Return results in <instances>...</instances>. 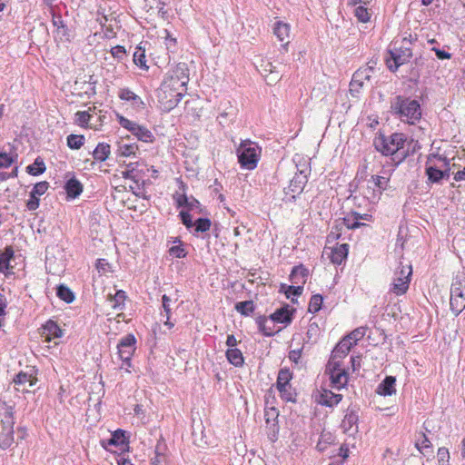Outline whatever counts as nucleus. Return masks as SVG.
Listing matches in <instances>:
<instances>
[{
	"mask_svg": "<svg viewBox=\"0 0 465 465\" xmlns=\"http://www.w3.org/2000/svg\"><path fill=\"white\" fill-rule=\"evenodd\" d=\"M353 345L354 341H350L346 337L343 338L333 349L330 360L342 361Z\"/></svg>",
	"mask_w": 465,
	"mask_h": 465,
	"instance_id": "nucleus-15",
	"label": "nucleus"
},
{
	"mask_svg": "<svg viewBox=\"0 0 465 465\" xmlns=\"http://www.w3.org/2000/svg\"><path fill=\"white\" fill-rule=\"evenodd\" d=\"M437 458L439 465H450V452L447 448H439Z\"/></svg>",
	"mask_w": 465,
	"mask_h": 465,
	"instance_id": "nucleus-45",
	"label": "nucleus"
},
{
	"mask_svg": "<svg viewBox=\"0 0 465 465\" xmlns=\"http://www.w3.org/2000/svg\"><path fill=\"white\" fill-rule=\"evenodd\" d=\"M169 253L176 258H183L186 256V252L182 245L172 246L169 250Z\"/></svg>",
	"mask_w": 465,
	"mask_h": 465,
	"instance_id": "nucleus-57",
	"label": "nucleus"
},
{
	"mask_svg": "<svg viewBox=\"0 0 465 465\" xmlns=\"http://www.w3.org/2000/svg\"><path fill=\"white\" fill-rule=\"evenodd\" d=\"M14 257V251L11 247H7L0 254V272L5 274L10 273L11 266L10 261Z\"/></svg>",
	"mask_w": 465,
	"mask_h": 465,
	"instance_id": "nucleus-29",
	"label": "nucleus"
},
{
	"mask_svg": "<svg viewBox=\"0 0 465 465\" xmlns=\"http://www.w3.org/2000/svg\"><path fill=\"white\" fill-rule=\"evenodd\" d=\"M326 373L329 374L331 385L335 389L344 388L348 382V373L342 365V361L329 360Z\"/></svg>",
	"mask_w": 465,
	"mask_h": 465,
	"instance_id": "nucleus-8",
	"label": "nucleus"
},
{
	"mask_svg": "<svg viewBox=\"0 0 465 465\" xmlns=\"http://www.w3.org/2000/svg\"><path fill=\"white\" fill-rule=\"evenodd\" d=\"M111 54L119 62H122L126 57V51L124 46L116 45L111 49Z\"/></svg>",
	"mask_w": 465,
	"mask_h": 465,
	"instance_id": "nucleus-52",
	"label": "nucleus"
},
{
	"mask_svg": "<svg viewBox=\"0 0 465 465\" xmlns=\"http://www.w3.org/2000/svg\"><path fill=\"white\" fill-rule=\"evenodd\" d=\"M273 34L280 42H285V45H288L291 37V25L285 22L277 21L273 25Z\"/></svg>",
	"mask_w": 465,
	"mask_h": 465,
	"instance_id": "nucleus-20",
	"label": "nucleus"
},
{
	"mask_svg": "<svg viewBox=\"0 0 465 465\" xmlns=\"http://www.w3.org/2000/svg\"><path fill=\"white\" fill-rule=\"evenodd\" d=\"M125 299L126 295L124 291H117L114 295L109 294L108 296L111 307L115 310H121L123 308Z\"/></svg>",
	"mask_w": 465,
	"mask_h": 465,
	"instance_id": "nucleus-35",
	"label": "nucleus"
},
{
	"mask_svg": "<svg viewBox=\"0 0 465 465\" xmlns=\"http://www.w3.org/2000/svg\"><path fill=\"white\" fill-rule=\"evenodd\" d=\"M305 182L301 176H294L285 188V194L290 195L292 199H295L296 195L300 194L304 188Z\"/></svg>",
	"mask_w": 465,
	"mask_h": 465,
	"instance_id": "nucleus-23",
	"label": "nucleus"
},
{
	"mask_svg": "<svg viewBox=\"0 0 465 465\" xmlns=\"http://www.w3.org/2000/svg\"><path fill=\"white\" fill-rule=\"evenodd\" d=\"M396 391V378L393 376H386L376 388V393L384 397L394 395Z\"/></svg>",
	"mask_w": 465,
	"mask_h": 465,
	"instance_id": "nucleus-18",
	"label": "nucleus"
},
{
	"mask_svg": "<svg viewBox=\"0 0 465 465\" xmlns=\"http://www.w3.org/2000/svg\"><path fill=\"white\" fill-rule=\"evenodd\" d=\"M406 137L403 134L395 133L390 136L380 134L374 139L375 148L383 155H392L403 147Z\"/></svg>",
	"mask_w": 465,
	"mask_h": 465,
	"instance_id": "nucleus-5",
	"label": "nucleus"
},
{
	"mask_svg": "<svg viewBox=\"0 0 465 465\" xmlns=\"http://www.w3.org/2000/svg\"><path fill=\"white\" fill-rule=\"evenodd\" d=\"M95 266L97 271L102 274H106L112 272V266L105 259L97 260Z\"/></svg>",
	"mask_w": 465,
	"mask_h": 465,
	"instance_id": "nucleus-50",
	"label": "nucleus"
},
{
	"mask_svg": "<svg viewBox=\"0 0 465 465\" xmlns=\"http://www.w3.org/2000/svg\"><path fill=\"white\" fill-rule=\"evenodd\" d=\"M189 82L187 64L180 63L169 71L157 91V100L163 111L173 109L186 94Z\"/></svg>",
	"mask_w": 465,
	"mask_h": 465,
	"instance_id": "nucleus-1",
	"label": "nucleus"
},
{
	"mask_svg": "<svg viewBox=\"0 0 465 465\" xmlns=\"http://www.w3.org/2000/svg\"><path fill=\"white\" fill-rule=\"evenodd\" d=\"M162 302H163V310H164V312L166 313V317H167V319H169L170 318V314H171V306H170L171 299H170V297H168L165 294L163 295Z\"/></svg>",
	"mask_w": 465,
	"mask_h": 465,
	"instance_id": "nucleus-64",
	"label": "nucleus"
},
{
	"mask_svg": "<svg viewBox=\"0 0 465 465\" xmlns=\"http://www.w3.org/2000/svg\"><path fill=\"white\" fill-rule=\"evenodd\" d=\"M57 296L67 303H71L74 300L73 292L64 285H59L57 288Z\"/></svg>",
	"mask_w": 465,
	"mask_h": 465,
	"instance_id": "nucleus-41",
	"label": "nucleus"
},
{
	"mask_svg": "<svg viewBox=\"0 0 465 465\" xmlns=\"http://www.w3.org/2000/svg\"><path fill=\"white\" fill-rule=\"evenodd\" d=\"M371 184L375 185L382 193L390 186L391 173L383 172L381 175H372L371 178Z\"/></svg>",
	"mask_w": 465,
	"mask_h": 465,
	"instance_id": "nucleus-27",
	"label": "nucleus"
},
{
	"mask_svg": "<svg viewBox=\"0 0 465 465\" xmlns=\"http://www.w3.org/2000/svg\"><path fill=\"white\" fill-rule=\"evenodd\" d=\"M264 416L266 422L270 423L271 420L275 421L276 418L278 417V411L276 409L271 408L265 411Z\"/></svg>",
	"mask_w": 465,
	"mask_h": 465,
	"instance_id": "nucleus-63",
	"label": "nucleus"
},
{
	"mask_svg": "<svg viewBox=\"0 0 465 465\" xmlns=\"http://www.w3.org/2000/svg\"><path fill=\"white\" fill-rule=\"evenodd\" d=\"M121 126L131 132L137 139L144 143H152L153 141V133L143 125H140L124 116L119 117Z\"/></svg>",
	"mask_w": 465,
	"mask_h": 465,
	"instance_id": "nucleus-9",
	"label": "nucleus"
},
{
	"mask_svg": "<svg viewBox=\"0 0 465 465\" xmlns=\"http://www.w3.org/2000/svg\"><path fill=\"white\" fill-rule=\"evenodd\" d=\"M324 252L329 256L333 264L340 265L348 256L349 245L342 243L331 248H325Z\"/></svg>",
	"mask_w": 465,
	"mask_h": 465,
	"instance_id": "nucleus-11",
	"label": "nucleus"
},
{
	"mask_svg": "<svg viewBox=\"0 0 465 465\" xmlns=\"http://www.w3.org/2000/svg\"><path fill=\"white\" fill-rule=\"evenodd\" d=\"M426 173L428 175V178L430 181L433 183H438L441 179L447 177V173L444 170H440L438 168H435L434 166L430 164L426 163Z\"/></svg>",
	"mask_w": 465,
	"mask_h": 465,
	"instance_id": "nucleus-34",
	"label": "nucleus"
},
{
	"mask_svg": "<svg viewBox=\"0 0 465 465\" xmlns=\"http://www.w3.org/2000/svg\"><path fill=\"white\" fill-rule=\"evenodd\" d=\"M410 55L411 53L409 50L403 52L402 54H399L398 50L390 51V57L386 59L388 68L391 71H396L400 65L405 64L408 61Z\"/></svg>",
	"mask_w": 465,
	"mask_h": 465,
	"instance_id": "nucleus-14",
	"label": "nucleus"
},
{
	"mask_svg": "<svg viewBox=\"0 0 465 465\" xmlns=\"http://www.w3.org/2000/svg\"><path fill=\"white\" fill-rule=\"evenodd\" d=\"M14 430H0V448L6 450L14 443Z\"/></svg>",
	"mask_w": 465,
	"mask_h": 465,
	"instance_id": "nucleus-37",
	"label": "nucleus"
},
{
	"mask_svg": "<svg viewBox=\"0 0 465 465\" xmlns=\"http://www.w3.org/2000/svg\"><path fill=\"white\" fill-rule=\"evenodd\" d=\"M427 164H430L440 170H444L447 173V178L450 176V163L446 157L439 154H430L428 158Z\"/></svg>",
	"mask_w": 465,
	"mask_h": 465,
	"instance_id": "nucleus-22",
	"label": "nucleus"
},
{
	"mask_svg": "<svg viewBox=\"0 0 465 465\" xmlns=\"http://www.w3.org/2000/svg\"><path fill=\"white\" fill-rule=\"evenodd\" d=\"M226 358L228 361L235 367H242L244 363V358L242 351L235 349H228L226 351Z\"/></svg>",
	"mask_w": 465,
	"mask_h": 465,
	"instance_id": "nucleus-32",
	"label": "nucleus"
},
{
	"mask_svg": "<svg viewBox=\"0 0 465 465\" xmlns=\"http://www.w3.org/2000/svg\"><path fill=\"white\" fill-rule=\"evenodd\" d=\"M372 73L373 68L371 66L359 69L353 74L352 81L351 83V87H354L356 85L362 86L364 80L370 81Z\"/></svg>",
	"mask_w": 465,
	"mask_h": 465,
	"instance_id": "nucleus-24",
	"label": "nucleus"
},
{
	"mask_svg": "<svg viewBox=\"0 0 465 465\" xmlns=\"http://www.w3.org/2000/svg\"><path fill=\"white\" fill-rule=\"evenodd\" d=\"M14 162V158L5 153H0V167L1 168H8Z\"/></svg>",
	"mask_w": 465,
	"mask_h": 465,
	"instance_id": "nucleus-58",
	"label": "nucleus"
},
{
	"mask_svg": "<svg viewBox=\"0 0 465 465\" xmlns=\"http://www.w3.org/2000/svg\"><path fill=\"white\" fill-rule=\"evenodd\" d=\"M135 337L133 334H128L123 337L117 345L118 356L123 361L120 368L124 369L126 372H131V358L135 351Z\"/></svg>",
	"mask_w": 465,
	"mask_h": 465,
	"instance_id": "nucleus-7",
	"label": "nucleus"
},
{
	"mask_svg": "<svg viewBox=\"0 0 465 465\" xmlns=\"http://www.w3.org/2000/svg\"><path fill=\"white\" fill-rule=\"evenodd\" d=\"M37 379L33 374L21 371L14 378V383L17 391H27L36 383Z\"/></svg>",
	"mask_w": 465,
	"mask_h": 465,
	"instance_id": "nucleus-16",
	"label": "nucleus"
},
{
	"mask_svg": "<svg viewBox=\"0 0 465 465\" xmlns=\"http://www.w3.org/2000/svg\"><path fill=\"white\" fill-rule=\"evenodd\" d=\"M345 433L354 434L358 431V415L354 411L348 410L341 425Z\"/></svg>",
	"mask_w": 465,
	"mask_h": 465,
	"instance_id": "nucleus-17",
	"label": "nucleus"
},
{
	"mask_svg": "<svg viewBox=\"0 0 465 465\" xmlns=\"http://www.w3.org/2000/svg\"><path fill=\"white\" fill-rule=\"evenodd\" d=\"M90 118L91 115L86 111H79L75 114V121L81 126L86 125Z\"/></svg>",
	"mask_w": 465,
	"mask_h": 465,
	"instance_id": "nucleus-54",
	"label": "nucleus"
},
{
	"mask_svg": "<svg viewBox=\"0 0 465 465\" xmlns=\"http://www.w3.org/2000/svg\"><path fill=\"white\" fill-rule=\"evenodd\" d=\"M364 198H366L370 203H376L380 201L381 197V193L375 185L371 184V180L369 179L367 182V186L363 190L362 193Z\"/></svg>",
	"mask_w": 465,
	"mask_h": 465,
	"instance_id": "nucleus-28",
	"label": "nucleus"
},
{
	"mask_svg": "<svg viewBox=\"0 0 465 465\" xmlns=\"http://www.w3.org/2000/svg\"><path fill=\"white\" fill-rule=\"evenodd\" d=\"M26 171L29 174L36 176L42 174L45 171V164L41 158H36L34 163L26 167Z\"/></svg>",
	"mask_w": 465,
	"mask_h": 465,
	"instance_id": "nucleus-38",
	"label": "nucleus"
},
{
	"mask_svg": "<svg viewBox=\"0 0 465 465\" xmlns=\"http://www.w3.org/2000/svg\"><path fill=\"white\" fill-rule=\"evenodd\" d=\"M292 372L288 369H282L279 371L277 377L276 387L283 400L292 401V393L291 391L290 381L292 380Z\"/></svg>",
	"mask_w": 465,
	"mask_h": 465,
	"instance_id": "nucleus-10",
	"label": "nucleus"
},
{
	"mask_svg": "<svg viewBox=\"0 0 465 465\" xmlns=\"http://www.w3.org/2000/svg\"><path fill=\"white\" fill-rule=\"evenodd\" d=\"M13 409L5 402H0V430H14Z\"/></svg>",
	"mask_w": 465,
	"mask_h": 465,
	"instance_id": "nucleus-13",
	"label": "nucleus"
},
{
	"mask_svg": "<svg viewBox=\"0 0 465 465\" xmlns=\"http://www.w3.org/2000/svg\"><path fill=\"white\" fill-rule=\"evenodd\" d=\"M262 149L251 140L242 141L237 148L238 161L241 166L247 170L256 168L261 158Z\"/></svg>",
	"mask_w": 465,
	"mask_h": 465,
	"instance_id": "nucleus-3",
	"label": "nucleus"
},
{
	"mask_svg": "<svg viewBox=\"0 0 465 465\" xmlns=\"http://www.w3.org/2000/svg\"><path fill=\"white\" fill-rule=\"evenodd\" d=\"M119 97L125 101H138L139 104H143L142 99L129 89H122L119 93Z\"/></svg>",
	"mask_w": 465,
	"mask_h": 465,
	"instance_id": "nucleus-44",
	"label": "nucleus"
},
{
	"mask_svg": "<svg viewBox=\"0 0 465 465\" xmlns=\"http://www.w3.org/2000/svg\"><path fill=\"white\" fill-rule=\"evenodd\" d=\"M48 188H49V183L47 182H45V181L39 182L34 186V188L30 193L35 196L40 197L45 193V192L48 190Z\"/></svg>",
	"mask_w": 465,
	"mask_h": 465,
	"instance_id": "nucleus-47",
	"label": "nucleus"
},
{
	"mask_svg": "<svg viewBox=\"0 0 465 465\" xmlns=\"http://www.w3.org/2000/svg\"><path fill=\"white\" fill-rule=\"evenodd\" d=\"M371 217V216L368 213L360 214L358 213H351L343 218L342 223L348 229H355L363 224L360 223V220L369 221Z\"/></svg>",
	"mask_w": 465,
	"mask_h": 465,
	"instance_id": "nucleus-21",
	"label": "nucleus"
},
{
	"mask_svg": "<svg viewBox=\"0 0 465 465\" xmlns=\"http://www.w3.org/2000/svg\"><path fill=\"white\" fill-rule=\"evenodd\" d=\"M125 443L124 436L123 433L115 432L109 440L111 445H124Z\"/></svg>",
	"mask_w": 465,
	"mask_h": 465,
	"instance_id": "nucleus-59",
	"label": "nucleus"
},
{
	"mask_svg": "<svg viewBox=\"0 0 465 465\" xmlns=\"http://www.w3.org/2000/svg\"><path fill=\"white\" fill-rule=\"evenodd\" d=\"M84 137L83 135L70 134L67 137V145L71 149H79L84 144Z\"/></svg>",
	"mask_w": 465,
	"mask_h": 465,
	"instance_id": "nucleus-43",
	"label": "nucleus"
},
{
	"mask_svg": "<svg viewBox=\"0 0 465 465\" xmlns=\"http://www.w3.org/2000/svg\"><path fill=\"white\" fill-rule=\"evenodd\" d=\"M64 189L67 196L74 199L82 193L83 185L76 178L73 177L66 182Z\"/></svg>",
	"mask_w": 465,
	"mask_h": 465,
	"instance_id": "nucleus-26",
	"label": "nucleus"
},
{
	"mask_svg": "<svg viewBox=\"0 0 465 465\" xmlns=\"http://www.w3.org/2000/svg\"><path fill=\"white\" fill-rule=\"evenodd\" d=\"M258 325L260 331L265 336H272L279 331V330H275L274 322L271 319H260Z\"/></svg>",
	"mask_w": 465,
	"mask_h": 465,
	"instance_id": "nucleus-33",
	"label": "nucleus"
},
{
	"mask_svg": "<svg viewBox=\"0 0 465 465\" xmlns=\"http://www.w3.org/2000/svg\"><path fill=\"white\" fill-rule=\"evenodd\" d=\"M391 110L401 120L413 124L421 117L420 105L418 101L397 96L391 104Z\"/></svg>",
	"mask_w": 465,
	"mask_h": 465,
	"instance_id": "nucleus-2",
	"label": "nucleus"
},
{
	"mask_svg": "<svg viewBox=\"0 0 465 465\" xmlns=\"http://www.w3.org/2000/svg\"><path fill=\"white\" fill-rule=\"evenodd\" d=\"M180 216H181V219H182V222L187 227V228H190L193 226V220H192V216L190 215V213L187 212V211H181L180 212Z\"/></svg>",
	"mask_w": 465,
	"mask_h": 465,
	"instance_id": "nucleus-61",
	"label": "nucleus"
},
{
	"mask_svg": "<svg viewBox=\"0 0 465 465\" xmlns=\"http://www.w3.org/2000/svg\"><path fill=\"white\" fill-rule=\"evenodd\" d=\"M355 16L358 18L360 22L366 23L370 20V14L368 9L363 6H358L355 9Z\"/></svg>",
	"mask_w": 465,
	"mask_h": 465,
	"instance_id": "nucleus-51",
	"label": "nucleus"
},
{
	"mask_svg": "<svg viewBox=\"0 0 465 465\" xmlns=\"http://www.w3.org/2000/svg\"><path fill=\"white\" fill-rule=\"evenodd\" d=\"M262 66L268 84H275L281 79L279 73L275 70L276 67L271 62H266Z\"/></svg>",
	"mask_w": 465,
	"mask_h": 465,
	"instance_id": "nucleus-31",
	"label": "nucleus"
},
{
	"mask_svg": "<svg viewBox=\"0 0 465 465\" xmlns=\"http://www.w3.org/2000/svg\"><path fill=\"white\" fill-rule=\"evenodd\" d=\"M416 448L420 453L426 455L431 449V443L425 434H421L420 439L415 443Z\"/></svg>",
	"mask_w": 465,
	"mask_h": 465,
	"instance_id": "nucleus-40",
	"label": "nucleus"
},
{
	"mask_svg": "<svg viewBox=\"0 0 465 465\" xmlns=\"http://www.w3.org/2000/svg\"><path fill=\"white\" fill-rule=\"evenodd\" d=\"M120 174L121 177L124 179H130L136 183H138L143 179V175L140 173H134L133 169H129L127 166L124 170L120 171Z\"/></svg>",
	"mask_w": 465,
	"mask_h": 465,
	"instance_id": "nucleus-46",
	"label": "nucleus"
},
{
	"mask_svg": "<svg viewBox=\"0 0 465 465\" xmlns=\"http://www.w3.org/2000/svg\"><path fill=\"white\" fill-rule=\"evenodd\" d=\"M308 277V270L302 266H295L290 275V280L293 284H299L303 287Z\"/></svg>",
	"mask_w": 465,
	"mask_h": 465,
	"instance_id": "nucleus-25",
	"label": "nucleus"
},
{
	"mask_svg": "<svg viewBox=\"0 0 465 465\" xmlns=\"http://www.w3.org/2000/svg\"><path fill=\"white\" fill-rule=\"evenodd\" d=\"M282 288H286L285 285H282ZM302 290H303V287L299 285V284H294V285H292V286H288L286 291H285V294L288 298H290L292 295H294V296H299L302 294Z\"/></svg>",
	"mask_w": 465,
	"mask_h": 465,
	"instance_id": "nucleus-53",
	"label": "nucleus"
},
{
	"mask_svg": "<svg viewBox=\"0 0 465 465\" xmlns=\"http://www.w3.org/2000/svg\"><path fill=\"white\" fill-rule=\"evenodd\" d=\"M63 335V331L54 321H48L42 330V337L45 341L50 342L53 339L60 338Z\"/></svg>",
	"mask_w": 465,
	"mask_h": 465,
	"instance_id": "nucleus-19",
	"label": "nucleus"
},
{
	"mask_svg": "<svg viewBox=\"0 0 465 465\" xmlns=\"http://www.w3.org/2000/svg\"><path fill=\"white\" fill-rule=\"evenodd\" d=\"M320 335V328L316 323H311L308 326L307 330V337L309 340L316 341L318 336Z\"/></svg>",
	"mask_w": 465,
	"mask_h": 465,
	"instance_id": "nucleus-56",
	"label": "nucleus"
},
{
	"mask_svg": "<svg viewBox=\"0 0 465 465\" xmlns=\"http://www.w3.org/2000/svg\"><path fill=\"white\" fill-rule=\"evenodd\" d=\"M134 63L140 67H147L145 59V48L141 45L135 48L134 53Z\"/></svg>",
	"mask_w": 465,
	"mask_h": 465,
	"instance_id": "nucleus-39",
	"label": "nucleus"
},
{
	"mask_svg": "<svg viewBox=\"0 0 465 465\" xmlns=\"http://www.w3.org/2000/svg\"><path fill=\"white\" fill-rule=\"evenodd\" d=\"M322 304V297L321 295H313L311 298L310 303H309V312H317L321 310Z\"/></svg>",
	"mask_w": 465,
	"mask_h": 465,
	"instance_id": "nucleus-48",
	"label": "nucleus"
},
{
	"mask_svg": "<svg viewBox=\"0 0 465 465\" xmlns=\"http://www.w3.org/2000/svg\"><path fill=\"white\" fill-rule=\"evenodd\" d=\"M211 227V222L209 219L200 218L195 222V231L204 232H207Z\"/></svg>",
	"mask_w": 465,
	"mask_h": 465,
	"instance_id": "nucleus-55",
	"label": "nucleus"
},
{
	"mask_svg": "<svg viewBox=\"0 0 465 465\" xmlns=\"http://www.w3.org/2000/svg\"><path fill=\"white\" fill-rule=\"evenodd\" d=\"M26 207L30 211H35L39 207V197L30 193V197L26 202Z\"/></svg>",
	"mask_w": 465,
	"mask_h": 465,
	"instance_id": "nucleus-60",
	"label": "nucleus"
},
{
	"mask_svg": "<svg viewBox=\"0 0 465 465\" xmlns=\"http://www.w3.org/2000/svg\"><path fill=\"white\" fill-rule=\"evenodd\" d=\"M137 146L134 144H122L119 146L118 153L121 156H131L135 153Z\"/></svg>",
	"mask_w": 465,
	"mask_h": 465,
	"instance_id": "nucleus-49",
	"label": "nucleus"
},
{
	"mask_svg": "<svg viewBox=\"0 0 465 465\" xmlns=\"http://www.w3.org/2000/svg\"><path fill=\"white\" fill-rule=\"evenodd\" d=\"M270 319L273 322L289 323L292 321V313L288 307H282L271 314Z\"/></svg>",
	"mask_w": 465,
	"mask_h": 465,
	"instance_id": "nucleus-30",
	"label": "nucleus"
},
{
	"mask_svg": "<svg viewBox=\"0 0 465 465\" xmlns=\"http://www.w3.org/2000/svg\"><path fill=\"white\" fill-rule=\"evenodd\" d=\"M363 331L360 329L354 330L351 331L349 335L346 336V338L350 341H354V344H356L357 341H359L363 336Z\"/></svg>",
	"mask_w": 465,
	"mask_h": 465,
	"instance_id": "nucleus-62",
	"label": "nucleus"
},
{
	"mask_svg": "<svg viewBox=\"0 0 465 465\" xmlns=\"http://www.w3.org/2000/svg\"><path fill=\"white\" fill-rule=\"evenodd\" d=\"M110 154V145L104 143H99L93 152V156L95 160L104 162Z\"/></svg>",
	"mask_w": 465,
	"mask_h": 465,
	"instance_id": "nucleus-36",
	"label": "nucleus"
},
{
	"mask_svg": "<svg viewBox=\"0 0 465 465\" xmlns=\"http://www.w3.org/2000/svg\"><path fill=\"white\" fill-rule=\"evenodd\" d=\"M315 398L319 404L327 407H333L342 400V395L334 393L327 389H321L318 391Z\"/></svg>",
	"mask_w": 465,
	"mask_h": 465,
	"instance_id": "nucleus-12",
	"label": "nucleus"
},
{
	"mask_svg": "<svg viewBox=\"0 0 465 465\" xmlns=\"http://www.w3.org/2000/svg\"><path fill=\"white\" fill-rule=\"evenodd\" d=\"M411 274V265L400 263L393 272L389 292L395 296L404 295L409 290Z\"/></svg>",
	"mask_w": 465,
	"mask_h": 465,
	"instance_id": "nucleus-4",
	"label": "nucleus"
},
{
	"mask_svg": "<svg viewBox=\"0 0 465 465\" xmlns=\"http://www.w3.org/2000/svg\"><path fill=\"white\" fill-rule=\"evenodd\" d=\"M450 305L451 311L460 314L465 308V277L456 276L450 287Z\"/></svg>",
	"mask_w": 465,
	"mask_h": 465,
	"instance_id": "nucleus-6",
	"label": "nucleus"
},
{
	"mask_svg": "<svg viewBox=\"0 0 465 465\" xmlns=\"http://www.w3.org/2000/svg\"><path fill=\"white\" fill-rule=\"evenodd\" d=\"M235 309L241 314L247 316L253 312L254 305H253L252 301H245V302H241L236 303Z\"/></svg>",
	"mask_w": 465,
	"mask_h": 465,
	"instance_id": "nucleus-42",
	"label": "nucleus"
}]
</instances>
